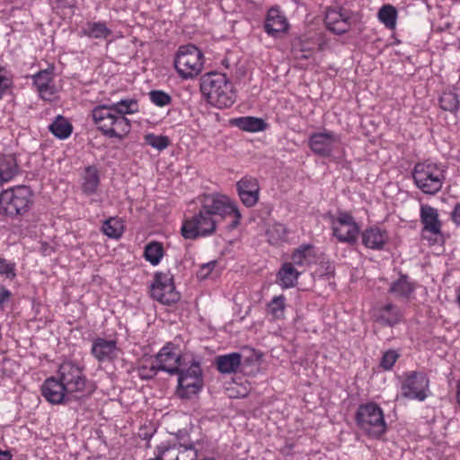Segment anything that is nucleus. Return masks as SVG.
Returning a JSON list of instances; mask_svg holds the SVG:
<instances>
[{"mask_svg": "<svg viewBox=\"0 0 460 460\" xmlns=\"http://www.w3.org/2000/svg\"><path fill=\"white\" fill-rule=\"evenodd\" d=\"M199 211L181 226V234L185 239H196L211 235L215 233L220 221L233 217L231 228L237 227L242 214L237 203L228 196L221 193L205 194L199 199Z\"/></svg>", "mask_w": 460, "mask_h": 460, "instance_id": "1", "label": "nucleus"}, {"mask_svg": "<svg viewBox=\"0 0 460 460\" xmlns=\"http://www.w3.org/2000/svg\"><path fill=\"white\" fill-rule=\"evenodd\" d=\"M138 111L137 102L123 99L111 105H99L93 109L92 117L97 128L110 138H124L131 129L130 121L125 117Z\"/></svg>", "mask_w": 460, "mask_h": 460, "instance_id": "2", "label": "nucleus"}, {"mask_svg": "<svg viewBox=\"0 0 460 460\" xmlns=\"http://www.w3.org/2000/svg\"><path fill=\"white\" fill-rule=\"evenodd\" d=\"M33 205V193L25 185H19L0 193V214L9 217L26 215Z\"/></svg>", "mask_w": 460, "mask_h": 460, "instance_id": "3", "label": "nucleus"}, {"mask_svg": "<svg viewBox=\"0 0 460 460\" xmlns=\"http://www.w3.org/2000/svg\"><path fill=\"white\" fill-rule=\"evenodd\" d=\"M204 64V53L193 44L180 46L174 56L175 70L185 80L197 77L203 70Z\"/></svg>", "mask_w": 460, "mask_h": 460, "instance_id": "4", "label": "nucleus"}, {"mask_svg": "<svg viewBox=\"0 0 460 460\" xmlns=\"http://www.w3.org/2000/svg\"><path fill=\"white\" fill-rule=\"evenodd\" d=\"M183 360L179 348L171 342L167 343L156 354L149 369L146 367L139 369V376L148 379L155 376L157 371H164L171 375L177 374L184 366Z\"/></svg>", "mask_w": 460, "mask_h": 460, "instance_id": "5", "label": "nucleus"}, {"mask_svg": "<svg viewBox=\"0 0 460 460\" xmlns=\"http://www.w3.org/2000/svg\"><path fill=\"white\" fill-rule=\"evenodd\" d=\"M412 177L416 186L426 194L434 195L443 186L444 170L441 165L430 161L415 165Z\"/></svg>", "mask_w": 460, "mask_h": 460, "instance_id": "6", "label": "nucleus"}, {"mask_svg": "<svg viewBox=\"0 0 460 460\" xmlns=\"http://www.w3.org/2000/svg\"><path fill=\"white\" fill-rule=\"evenodd\" d=\"M356 421L367 436L378 438L386 431V423L382 408L376 402H367L358 407Z\"/></svg>", "mask_w": 460, "mask_h": 460, "instance_id": "7", "label": "nucleus"}, {"mask_svg": "<svg viewBox=\"0 0 460 460\" xmlns=\"http://www.w3.org/2000/svg\"><path fill=\"white\" fill-rule=\"evenodd\" d=\"M56 376L74 397L86 389L87 379L84 374V367L74 360H64L59 365Z\"/></svg>", "mask_w": 460, "mask_h": 460, "instance_id": "8", "label": "nucleus"}, {"mask_svg": "<svg viewBox=\"0 0 460 460\" xmlns=\"http://www.w3.org/2000/svg\"><path fill=\"white\" fill-rule=\"evenodd\" d=\"M429 380L419 371L404 372L401 376V394L408 400L423 402L428 397Z\"/></svg>", "mask_w": 460, "mask_h": 460, "instance_id": "9", "label": "nucleus"}, {"mask_svg": "<svg viewBox=\"0 0 460 460\" xmlns=\"http://www.w3.org/2000/svg\"><path fill=\"white\" fill-rule=\"evenodd\" d=\"M177 374L179 375L177 394L180 397L190 398L199 393L203 385V378L199 362L192 361L188 368L182 366Z\"/></svg>", "mask_w": 460, "mask_h": 460, "instance_id": "10", "label": "nucleus"}, {"mask_svg": "<svg viewBox=\"0 0 460 460\" xmlns=\"http://www.w3.org/2000/svg\"><path fill=\"white\" fill-rule=\"evenodd\" d=\"M420 221L422 226L421 236L428 240L429 244H435L443 241L442 222L437 208L421 204L420 208Z\"/></svg>", "mask_w": 460, "mask_h": 460, "instance_id": "11", "label": "nucleus"}, {"mask_svg": "<svg viewBox=\"0 0 460 460\" xmlns=\"http://www.w3.org/2000/svg\"><path fill=\"white\" fill-rule=\"evenodd\" d=\"M151 296L164 305H172L180 299L175 290L173 277L171 272H156L150 286Z\"/></svg>", "mask_w": 460, "mask_h": 460, "instance_id": "12", "label": "nucleus"}, {"mask_svg": "<svg viewBox=\"0 0 460 460\" xmlns=\"http://www.w3.org/2000/svg\"><path fill=\"white\" fill-rule=\"evenodd\" d=\"M331 228L332 235L343 243H354L359 233V226L353 217L343 211L332 217Z\"/></svg>", "mask_w": 460, "mask_h": 460, "instance_id": "13", "label": "nucleus"}, {"mask_svg": "<svg viewBox=\"0 0 460 460\" xmlns=\"http://www.w3.org/2000/svg\"><path fill=\"white\" fill-rule=\"evenodd\" d=\"M308 146L314 154L329 157L341 146V137L334 131L323 129L310 136Z\"/></svg>", "mask_w": 460, "mask_h": 460, "instance_id": "14", "label": "nucleus"}, {"mask_svg": "<svg viewBox=\"0 0 460 460\" xmlns=\"http://www.w3.org/2000/svg\"><path fill=\"white\" fill-rule=\"evenodd\" d=\"M198 451L192 445L163 442L160 444V460H197Z\"/></svg>", "mask_w": 460, "mask_h": 460, "instance_id": "15", "label": "nucleus"}, {"mask_svg": "<svg viewBox=\"0 0 460 460\" xmlns=\"http://www.w3.org/2000/svg\"><path fill=\"white\" fill-rule=\"evenodd\" d=\"M41 393L43 397L52 404H61L74 398L57 376L44 381L41 385Z\"/></svg>", "mask_w": 460, "mask_h": 460, "instance_id": "16", "label": "nucleus"}, {"mask_svg": "<svg viewBox=\"0 0 460 460\" xmlns=\"http://www.w3.org/2000/svg\"><path fill=\"white\" fill-rule=\"evenodd\" d=\"M200 92L207 102L217 109L232 106L236 99L233 88H200Z\"/></svg>", "mask_w": 460, "mask_h": 460, "instance_id": "17", "label": "nucleus"}, {"mask_svg": "<svg viewBox=\"0 0 460 460\" xmlns=\"http://www.w3.org/2000/svg\"><path fill=\"white\" fill-rule=\"evenodd\" d=\"M91 352L100 362L112 361L119 358L121 353L116 340H106L97 338L93 340Z\"/></svg>", "mask_w": 460, "mask_h": 460, "instance_id": "18", "label": "nucleus"}, {"mask_svg": "<svg viewBox=\"0 0 460 460\" xmlns=\"http://www.w3.org/2000/svg\"><path fill=\"white\" fill-rule=\"evenodd\" d=\"M238 195L247 208L255 206L259 200L260 186L253 177H243L236 184Z\"/></svg>", "mask_w": 460, "mask_h": 460, "instance_id": "19", "label": "nucleus"}, {"mask_svg": "<svg viewBox=\"0 0 460 460\" xmlns=\"http://www.w3.org/2000/svg\"><path fill=\"white\" fill-rule=\"evenodd\" d=\"M362 243L368 249L383 250L389 240L386 230L378 226H370L366 228L362 234Z\"/></svg>", "mask_w": 460, "mask_h": 460, "instance_id": "20", "label": "nucleus"}, {"mask_svg": "<svg viewBox=\"0 0 460 460\" xmlns=\"http://www.w3.org/2000/svg\"><path fill=\"white\" fill-rule=\"evenodd\" d=\"M325 23L330 31L341 34L349 29V15L342 9H330L325 15Z\"/></svg>", "mask_w": 460, "mask_h": 460, "instance_id": "21", "label": "nucleus"}, {"mask_svg": "<svg viewBox=\"0 0 460 460\" xmlns=\"http://www.w3.org/2000/svg\"><path fill=\"white\" fill-rule=\"evenodd\" d=\"M265 31L270 35H276L288 30V23L285 15L277 7H272L268 11L265 21Z\"/></svg>", "mask_w": 460, "mask_h": 460, "instance_id": "22", "label": "nucleus"}, {"mask_svg": "<svg viewBox=\"0 0 460 460\" xmlns=\"http://www.w3.org/2000/svg\"><path fill=\"white\" fill-rule=\"evenodd\" d=\"M373 315L376 322L389 326L396 324L402 318L401 310L391 303L375 308Z\"/></svg>", "mask_w": 460, "mask_h": 460, "instance_id": "23", "label": "nucleus"}, {"mask_svg": "<svg viewBox=\"0 0 460 460\" xmlns=\"http://www.w3.org/2000/svg\"><path fill=\"white\" fill-rule=\"evenodd\" d=\"M100 172L95 165L86 166L81 175V190L84 195L97 193L100 185Z\"/></svg>", "mask_w": 460, "mask_h": 460, "instance_id": "24", "label": "nucleus"}, {"mask_svg": "<svg viewBox=\"0 0 460 460\" xmlns=\"http://www.w3.org/2000/svg\"><path fill=\"white\" fill-rule=\"evenodd\" d=\"M300 274L292 262H284L277 273V283L283 289L294 288Z\"/></svg>", "mask_w": 460, "mask_h": 460, "instance_id": "25", "label": "nucleus"}, {"mask_svg": "<svg viewBox=\"0 0 460 460\" xmlns=\"http://www.w3.org/2000/svg\"><path fill=\"white\" fill-rule=\"evenodd\" d=\"M241 362L242 356L237 352L220 355L215 359L217 369L222 374L235 373L241 366Z\"/></svg>", "mask_w": 460, "mask_h": 460, "instance_id": "26", "label": "nucleus"}, {"mask_svg": "<svg viewBox=\"0 0 460 460\" xmlns=\"http://www.w3.org/2000/svg\"><path fill=\"white\" fill-rule=\"evenodd\" d=\"M314 248L310 244L300 245L291 255V262L295 266L306 267L315 262Z\"/></svg>", "mask_w": 460, "mask_h": 460, "instance_id": "27", "label": "nucleus"}, {"mask_svg": "<svg viewBox=\"0 0 460 460\" xmlns=\"http://www.w3.org/2000/svg\"><path fill=\"white\" fill-rule=\"evenodd\" d=\"M414 289V284L408 279L407 276L402 275L391 284L389 293L398 299H410Z\"/></svg>", "mask_w": 460, "mask_h": 460, "instance_id": "28", "label": "nucleus"}, {"mask_svg": "<svg viewBox=\"0 0 460 460\" xmlns=\"http://www.w3.org/2000/svg\"><path fill=\"white\" fill-rule=\"evenodd\" d=\"M18 173V164L13 155L0 158V186L11 181Z\"/></svg>", "mask_w": 460, "mask_h": 460, "instance_id": "29", "label": "nucleus"}, {"mask_svg": "<svg viewBox=\"0 0 460 460\" xmlns=\"http://www.w3.org/2000/svg\"><path fill=\"white\" fill-rule=\"evenodd\" d=\"M231 124L247 132H259L266 128L263 119L255 117H239L233 119Z\"/></svg>", "mask_w": 460, "mask_h": 460, "instance_id": "30", "label": "nucleus"}, {"mask_svg": "<svg viewBox=\"0 0 460 460\" xmlns=\"http://www.w3.org/2000/svg\"><path fill=\"white\" fill-rule=\"evenodd\" d=\"M83 34L93 39H106L111 31L102 22H88L83 29Z\"/></svg>", "mask_w": 460, "mask_h": 460, "instance_id": "31", "label": "nucleus"}, {"mask_svg": "<svg viewBox=\"0 0 460 460\" xmlns=\"http://www.w3.org/2000/svg\"><path fill=\"white\" fill-rule=\"evenodd\" d=\"M49 129L58 138L66 139L71 135L73 127L66 118L59 115L49 126Z\"/></svg>", "mask_w": 460, "mask_h": 460, "instance_id": "32", "label": "nucleus"}, {"mask_svg": "<svg viewBox=\"0 0 460 460\" xmlns=\"http://www.w3.org/2000/svg\"><path fill=\"white\" fill-rule=\"evenodd\" d=\"M398 13L392 4H384L377 13L378 21L387 29L393 30L396 26Z\"/></svg>", "mask_w": 460, "mask_h": 460, "instance_id": "33", "label": "nucleus"}, {"mask_svg": "<svg viewBox=\"0 0 460 460\" xmlns=\"http://www.w3.org/2000/svg\"><path fill=\"white\" fill-rule=\"evenodd\" d=\"M288 229L280 223H274L270 225L267 231L266 236L268 242L273 245H279L287 241Z\"/></svg>", "mask_w": 460, "mask_h": 460, "instance_id": "34", "label": "nucleus"}, {"mask_svg": "<svg viewBox=\"0 0 460 460\" xmlns=\"http://www.w3.org/2000/svg\"><path fill=\"white\" fill-rule=\"evenodd\" d=\"M102 230L108 237L119 239L124 232V225L119 218L110 217L104 221Z\"/></svg>", "mask_w": 460, "mask_h": 460, "instance_id": "35", "label": "nucleus"}, {"mask_svg": "<svg viewBox=\"0 0 460 460\" xmlns=\"http://www.w3.org/2000/svg\"><path fill=\"white\" fill-rule=\"evenodd\" d=\"M145 258L153 265H157L164 256L163 245L158 242H152L145 248Z\"/></svg>", "mask_w": 460, "mask_h": 460, "instance_id": "36", "label": "nucleus"}, {"mask_svg": "<svg viewBox=\"0 0 460 460\" xmlns=\"http://www.w3.org/2000/svg\"><path fill=\"white\" fill-rule=\"evenodd\" d=\"M440 107L444 111H455L459 107L458 96L451 90L445 91L439 98Z\"/></svg>", "mask_w": 460, "mask_h": 460, "instance_id": "37", "label": "nucleus"}, {"mask_svg": "<svg viewBox=\"0 0 460 460\" xmlns=\"http://www.w3.org/2000/svg\"><path fill=\"white\" fill-rule=\"evenodd\" d=\"M227 83L225 74L212 71L203 75L201 86H226Z\"/></svg>", "mask_w": 460, "mask_h": 460, "instance_id": "38", "label": "nucleus"}, {"mask_svg": "<svg viewBox=\"0 0 460 460\" xmlns=\"http://www.w3.org/2000/svg\"><path fill=\"white\" fill-rule=\"evenodd\" d=\"M145 142L153 148L162 151L168 147L170 145V139L166 136L155 135L154 133H148L145 136Z\"/></svg>", "mask_w": 460, "mask_h": 460, "instance_id": "39", "label": "nucleus"}, {"mask_svg": "<svg viewBox=\"0 0 460 460\" xmlns=\"http://www.w3.org/2000/svg\"><path fill=\"white\" fill-rule=\"evenodd\" d=\"M285 296L283 295L274 296L268 304V310L270 314L275 318H281L284 314L285 309Z\"/></svg>", "mask_w": 460, "mask_h": 460, "instance_id": "40", "label": "nucleus"}, {"mask_svg": "<svg viewBox=\"0 0 460 460\" xmlns=\"http://www.w3.org/2000/svg\"><path fill=\"white\" fill-rule=\"evenodd\" d=\"M0 276L13 280L16 277V264L4 258H0Z\"/></svg>", "mask_w": 460, "mask_h": 460, "instance_id": "41", "label": "nucleus"}, {"mask_svg": "<svg viewBox=\"0 0 460 460\" xmlns=\"http://www.w3.org/2000/svg\"><path fill=\"white\" fill-rule=\"evenodd\" d=\"M54 75V67L49 66L34 76V86H49Z\"/></svg>", "mask_w": 460, "mask_h": 460, "instance_id": "42", "label": "nucleus"}, {"mask_svg": "<svg viewBox=\"0 0 460 460\" xmlns=\"http://www.w3.org/2000/svg\"><path fill=\"white\" fill-rule=\"evenodd\" d=\"M151 102L159 107H164L171 102V96L161 90H154L149 93Z\"/></svg>", "mask_w": 460, "mask_h": 460, "instance_id": "43", "label": "nucleus"}, {"mask_svg": "<svg viewBox=\"0 0 460 460\" xmlns=\"http://www.w3.org/2000/svg\"><path fill=\"white\" fill-rule=\"evenodd\" d=\"M398 358L399 354L397 351L394 349L387 350L383 354L380 366L385 370H390L397 361Z\"/></svg>", "mask_w": 460, "mask_h": 460, "instance_id": "44", "label": "nucleus"}, {"mask_svg": "<svg viewBox=\"0 0 460 460\" xmlns=\"http://www.w3.org/2000/svg\"><path fill=\"white\" fill-rule=\"evenodd\" d=\"M216 266H217L216 261H211L208 263L201 265V267L199 268V270L197 273L198 278L199 279H205L208 278L212 274V271L214 270Z\"/></svg>", "mask_w": 460, "mask_h": 460, "instance_id": "45", "label": "nucleus"}, {"mask_svg": "<svg viewBox=\"0 0 460 460\" xmlns=\"http://www.w3.org/2000/svg\"><path fill=\"white\" fill-rule=\"evenodd\" d=\"M40 97L47 102H52L56 98L57 88H38Z\"/></svg>", "mask_w": 460, "mask_h": 460, "instance_id": "46", "label": "nucleus"}, {"mask_svg": "<svg viewBox=\"0 0 460 460\" xmlns=\"http://www.w3.org/2000/svg\"><path fill=\"white\" fill-rule=\"evenodd\" d=\"M12 80L11 72L5 67L0 66V86H8Z\"/></svg>", "mask_w": 460, "mask_h": 460, "instance_id": "47", "label": "nucleus"}, {"mask_svg": "<svg viewBox=\"0 0 460 460\" xmlns=\"http://www.w3.org/2000/svg\"><path fill=\"white\" fill-rule=\"evenodd\" d=\"M451 219L456 226H460V202L457 203L452 210Z\"/></svg>", "mask_w": 460, "mask_h": 460, "instance_id": "48", "label": "nucleus"}, {"mask_svg": "<svg viewBox=\"0 0 460 460\" xmlns=\"http://www.w3.org/2000/svg\"><path fill=\"white\" fill-rule=\"evenodd\" d=\"M10 297H11V292L4 288H0V305L6 303L10 299Z\"/></svg>", "mask_w": 460, "mask_h": 460, "instance_id": "49", "label": "nucleus"}, {"mask_svg": "<svg viewBox=\"0 0 460 460\" xmlns=\"http://www.w3.org/2000/svg\"><path fill=\"white\" fill-rule=\"evenodd\" d=\"M9 453H10V452H9V451H7V450L3 451V450H1V449H0V460H3L4 458H6V459H7V458H8V454H9Z\"/></svg>", "mask_w": 460, "mask_h": 460, "instance_id": "50", "label": "nucleus"}, {"mask_svg": "<svg viewBox=\"0 0 460 460\" xmlns=\"http://www.w3.org/2000/svg\"><path fill=\"white\" fill-rule=\"evenodd\" d=\"M456 399H457L458 403L460 404V381L457 384Z\"/></svg>", "mask_w": 460, "mask_h": 460, "instance_id": "51", "label": "nucleus"}, {"mask_svg": "<svg viewBox=\"0 0 460 460\" xmlns=\"http://www.w3.org/2000/svg\"><path fill=\"white\" fill-rule=\"evenodd\" d=\"M5 89L6 88H0V99L3 97Z\"/></svg>", "mask_w": 460, "mask_h": 460, "instance_id": "52", "label": "nucleus"}, {"mask_svg": "<svg viewBox=\"0 0 460 460\" xmlns=\"http://www.w3.org/2000/svg\"><path fill=\"white\" fill-rule=\"evenodd\" d=\"M3 460H12V455L11 453L8 454V458H4Z\"/></svg>", "mask_w": 460, "mask_h": 460, "instance_id": "53", "label": "nucleus"}, {"mask_svg": "<svg viewBox=\"0 0 460 460\" xmlns=\"http://www.w3.org/2000/svg\"><path fill=\"white\" fill-rule=\"evenodd\" d=\"M203 460H214L213 458H205Z\"/></svg>", "mask_w": 460, "mask_h": 460, "instance_id": "54", "label": "nucleus"}]
</instances>
